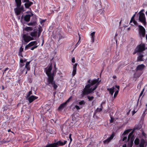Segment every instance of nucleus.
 I'll return each instance as SVG.
<instances>
[{"label": "nucleus", "mask_w": 147, "mask_h": 147, "mask_svg": "<svg viewBox=\"0 0 147 147\" xmlns=\"http://www.w3.org/2000/svg\"><path fill=\"white\" fill-rule=\"evenodd\" d=\"M99 78H98L97 79H94L92 80L91 79H89L88 80L87 82L88 84L86 85L84 88L86 89H89L91 86L95 84L99 81Z\"/></svg>", "instance_id": "obj_3"}, {"label": "nucleus", "mask_w": 147, "mask_h": 147, "mask_svg": "<svg viewBox=\"0 0 147 147\" xmlns=\"http://www.w3.org/2000/svg\"><path fill=\"white\" fill-rule=\"evenodd\" d=\"M132 130V129H127L125 131L122 135V136L123 135H125L126 134H127L129 132H130Z\"/></svg>", "instance_id": "obj_31"}, {"label": "nucleus", "mask_w": 147, "mask_h": 147, "mask_svg": "<svg viewBox=\"0 0 147 147\" xmlns=\"http://www.w3.org/2000/svg\"><path fill=\"white\" fill-rule=\"evenodd\" d=\"M23 3H25L24 5L26 9H29L30 6L33 4V3L29 0H23L22 1Z\"/></svg>", "instance_id": "obj_9"}, {"label": "nucleus", "mask_w": 147, "mask_h": 147, "mask_svg": "<svg viewBox=\"0 0 147 147\" xmlns=\"http://www.w3.org/2000/svg\"><path fill=\"white\" fill-rule=\"evenodd\" d=\"M24 51V48L22 47H21L20 48L19 51V52H20V53L22 52H23Z\"/></svg>", "instance_id": "obj_50"}, {"label": "nucleus", "mask_w": 147, "mask_h": 147, "mask_svg": "<svg viewBox=\"0 0 147 147\" xmlns=\"http://www.w3.org/2000/svg\"><path fill=\"white\" fill-rule=\"evenodd\" d=\"M32 94V92L31 90L29 91L27 94L26 98H28L30 96V95Z\"/></svg>", "instance_id": "obj_40"}, {"label": "nucleus", "mask_w": 147, "mask_h": 147, "mask_svg": "<svg viewBox=\"0 0 147 147\" xmlns=\"http://www.w3.org/2000/svg\"><path fill=\"white\" fill-rule=\"evenodd\" d=\"M66 102H65L61 104L59 107L58 108V110L60 111L62 110L66 106Z\"/></svg>", "instance_id": "obj_24"}, {"label": "nucleus", "mask_w": 147, "mask_h": 147, "mask_svg": "<svg viewBox=\"0 0 147 147\" xmlns=\"http://www.w3.org/2000/svg\"><path fill=\"white\" fill-rule=\"evenodd\" d=\"M101 80H99L98 82L95 84V85L93 87V88H90L89 89V92L90 94L93 92L97 88L98 86L100 84V82H101Z\"/></svg>", "instance_id": "obj_15"}, {"label": "nucleus", "mask_w": 147, "mask_h": 147, "mask_svg": "<svg viewBox=\"0 0 147 147\" xmlns=\"http://www.w3.org/2000/svg\"><path fill=\"white\" fill-rule=\"evenodd\" d=\"M47 82L49 84L52 85L54 88V90L57 89L58 86L55 83V81L54 80V77L52 78H51L49 79H47Z\"/></svg>", "instance_id": "obj_6"}, {"label": "nucleus", "mask_w": 147, "mask_h": 147, "mask_svg": "<svg viewBox=\"0 0 147 147\" xmlns=\"http://www.w3.org/2000/svg\"><path fill=\"white\" fill-rule=\"evenodd\" d=\"M56 143H54L53 144H47L45 147H55L56 146Z\"/></svg>", "instance_id": "obj_29"}, {"label": "nucleus", "mask_w": 147, "mask_h": 147, "mask_svg": "<svg viewBox=\"0 0 147 147\" xmlns=\"http://www.w3.org/2000/svg\"><path fill=\"white\" fill-rule=\"evenodd\" d=\"M37 42L36 41L31 42L25 46L24 49L26 50L28 49L30 47L33 46L34 45H37Z\"/></svg>", "instance_id": "obj_14"}, {"label": "nucleus", "mask_w": 147, "mask_h": 147, "mask_svg": "<svg viewBox=\"0 0 147 147\" xmlns=\"http://www.w3.org/2000/svg\"><path fill=\"white\" fill-rule=\"evenodd\" d=\"M25 67L27 69V71L29 70L30 69V65L25 66Z\"/></svg>", "instance_id": "obj_51"}, {"label": "nucleus", "mask_w": 147, "mask_h": 147, "mask_svg": "<svg viewBox=\"0 0 147 147\" xmlns=\"http://www.w3.org/2000/svg\"><path fill=\"white\" fill-rule=\"evenodd\" d=\"M38 98L37 96H35L34 95H31L28 98H26L27 100H28L29 103H30L32 102L35 100L37 99Z\"/></svg>", "instance_id": "obj_13"}, {"label": "nucleus", "mask_w": 147, "mask_h": 147, "mask_svg": "<svg viewBox=\"0 0 147 147\" xmlns=\"http://www.w3.org/2000/svg\"><path fill=\"white\" fill-rule=\"evenodd\" d=\"M144 88L142 90V91L141 92L140 94V96H139L140 97L141 96H142V95L143 92L144 91Z\"/></svg>", "instance_id": "obj_55"}, {"label": "nucleus", "mask_w": 147, "mask_h": 147, "mask_svg": "<svg viewBox=\"0 0 147 147\" xmlns=\"http://www.w3.org/2000/svg\"><path fill=\"white\" fill-rule=\"evenodd\" d=\"M134 132L132 131H131V133L129 134L128 138H127V141H128L130 140H131V139H132L133 140H134V135L133 134Z\"/></svg>", "instance_id": "obj_19"}, {"label": "nucleus", "mask_w": 147, "mask_h": 147, "mask_svg": "<svg viewBox=\"0 0 147 147\" xmlns=\"http://www.w3.org/2000/svg\"><path fill=\"white\" fill-rule=\"evenodd\" d=\"M115 133L113 132L111 135L110 137L108 138L107 139L103 141V143L104 144H108L111 141L113 138L115 136Z\"/></svg>", "instance_id": "obj_10"}, {"label": "nucleus", "mask_w": 147, "mask_h": 147, "mask_svg": "<svg viewBox=\"0 0 147 147\" xmlns=\"http://www.w3.org/2000/svg\"><path fill=\"white\" fill-rule=\"evenodd\" d=\"M145 67V65L143 64L138 65L137 66L135 70H136L138 71H143V70L144 68Z\"/></svg>", "instance_id": "obj_16"}, {"label": "nucleus", "mask_w": 147, "mask_h": 147, "mask_svg": "<svg viewBox=\"0 0 147 147\" xmlns=\"http://www.w3.org/2000/svg\"><path fill=\"white\" fill-rule=\"evenodd\" d=\"M145 50V46L144 44L141 43L138 45L135 48L133 55H135L138 52H141Z\"/></svg>", "instance_id": "obj_2"}, {"label": "nucleus", "mask_w": 147, "mask_h": 147, "mask_svg": "<svg viewBox=\"0 0 147 147\" xmlns=\"http://www.w3.org/2000/svg\"><path fill=\"white\" fill-rule=\"evenodd\" d=\"M71 134H69V138L70 140V142H71L72 140V139L71 138Z\"/></svg>", "instance_id": "obj_54"}, {"label": "nucleus", "mask_w": 147, "mask_h": 147, "mask_svg": "<svg viewBox=\"0 0 147 147\" xmlns=\"http://www.w3.org/2000/svg\"><path fill=\"white\" fill-rule=\"evenodd\" d=\"M133 22L134 24L136 26H138V23L135 20H133Z\"/></svg>", "instance_id": "obj_49"}, {"label": "nucleus", "mask_w": 147, "mask_h": 147, "mask_svg": "<svg viewBox=\"0 0 147 147\" xmlns=\"http://www.w3.org/2000/svg\"><path fill=\"white\" fill-rule=\"evenodd\" d=\"M42 30L41 26L40 25H39L38 28V32L41 33Z\"/></svg>", "instance_id": "obj_39"}, {"label": "nucleus", "mask_w": 147, "mask_h": 147, "mask_svg": "<svg viewBox=\"0 0 147 147\" xmlns=\"http://www.w3.org/2000/svg\"><path fill=\"white\" fill-rule=\"evenodd\" d=\"M118 92H119L118 90H117L115 92V93L114 95V96H113L114 98H115L117 96V95H118Z\"/></svg>", "instance_id": "obj_41"}, {"label": "nucleus", "mask_w": 147, "mask_h": 147, "mask_svg": "<svg viewBox=\"0 0 147 147\" xmlns=\"http://www.w3.org/2000/svg\"><path fill=\"white\" fill-rule=\"evenodd\" d=\"M77 63H76L73 66V68H75V69H77Z\"/></svg>", "instance_id": "obj_58"}, {"label": "nucleus", "mask_w": 147, "mask_h": 147, "mask_svg": "<svg viewBox=\"0 0 147 147\" xmlns=\"http://www.w3.org/2000/svg\"><path fill=\"white\" fill-rule=\"evenodd\" d=\"M87 97L89 101L92 100L94 98V97L93 96H88Z\"/></svg>", "instance_id": "obj_37"}, {"label": "nucleus", "mask_w": 147, "mask_h": 147, "mask_svg": "<svg viewBox=\"0 0 147 147\" xmlns=\"http://www.w3.org/2000/svg\"><path fill=\"white\" fill-rule=\"evenodd\" d=\"M46 21V20H41L40 22V24H42V23H43V22H45Z\"/></svg>", "instance_id": "obj_60"}, {"label": "nucleus", "mask_w": 147, "mask_h": 147, "mask_svg": "<svg viewBox=\"0 0 147 147\" xmlns=\"http://www.w3.org/2000/svg\"><path fill=\"white\" fill-rule=\"evenodd\" d=\"M80 37H79V39L78 42H77V43L76 44V45H75L76 47H75V48L76 47L79 45V44L80 43Z\"/></svg>", "instance_id": "obj_47"}, {"label": "nucleus", "mask_w": 147, "mask_h": 147, "mask_svg": "<svg viewBox=\"0 0 147 147\" xmlns=\"http://www.w3.org/2000/svg\"><path fill=\"white\" fill-rule=\"evenodd\" d=\"M30 14H27L24 17V20L26 22L30 21Z\"/></svg>", "instance_id": "obj_22"}, {"label": "nucleus", "mask_w": 147, "mask_h": 147, "mask_svg": "<svg viewBox=\"0 0 147 147\" xmlns=\"http://www.w3.org/2000/svg\"><path fill=\"white\" fill-rule=\"evenodd\" d=\"M67 141L66 140H64V142H62L61 140H59L55 143L57 145L59 146L64 145L67 143Z\"/></svg>", "instance_id": "obj_18"}, {"label": "nucleus", "mask_w": 147, "mask_h": 147, "mask_svg": "<svg viewBox=\"0 0 147 147\" xmlns=\"http://www.w3.org/2000/svg\"><path fill=\"white\" fill-rule=\"evenodd\" d=\"M18 55H19V56H20L21 57H23V55H22V52L20 53V52H19Z\"/></svg>", "instance_id": "obj_61"}, {"label": "nucleus", "mask_w": 147, "mask_h": 147, "mask_svg": "<svg viewBox=\"0 0 147 147\" xmlns=\"http://www.w3.org/2000/svg\"><path fill=\"white\" fill-rule=\"evenodd\" d=\"M29 42L30 40H34V38L32 37H31L30 36H29Z\"/></svg>", "instance_id": "obj_53"}, {"label": "nucleus", "mask_w": 147, "mask_h": 147, "mask_svg": "<svg viewBox=\"0 0 147 147\" xmlns=\"http://www.w3.org/2000/svg\"><path fill=\"white\" fill-rule=\"evenodd\" d=\"M139 129V127L138 126H135L133 129L132 131L134 132L136 130Z\"/></svg>", "instance_id": "obj_43"}, {"label": "nucleus", "mask_w": 147, "mask_h": 147, "mask_svg": "<svg viewBox=\"0 0 147 147\" xmlns=\"http://www.w3.org/2000/svg\"><path fill=\"white\" fill-rule=\"evenodd\" d=\"M38 47V45H35L31 48V50H33L34 49Z\"/></svg>", "instance_id": "obj_48"}, {"label": "nucleus", "mask_w": 147, "mask_h": 147, "mask_svg": "<svg viewBox=\"0 0 147 147\" xmlns=\"http://www.w3.org/2000/svg\"><path fill=\"white\" fill-rule=\"evenodd\" d=\"M142 10H142L139 12L140 15L139 18V20L140 22H141L145 25L146 22V21L145 14L144 13L141 12Z\"/></svg>", "instance_id": "obj_5"}, {"label": "nucleus", "mask_w": 147, "mask_h": 147, "mask_svg": "<svg viewBox=\"0 0 147 147\" xmlns=\"http://www.w3.org/2000/svg\"><path fill=\"white\" fill-rule=\"evenodd\" d=\"M77 69L73 68L72 75L73 76H74L76 74Z\"/></svg>", "instance_id": "obj_38"}, {"label": "nucleus", "mask_w": 147, "mask_h": 147, "mask_svg": "<svg viewBox=\"0 0 147 147\" xmlns=\"http://www.w3.org/2000/svg\"><path fill=\"white\" fill-rule=\"evenodd\" d=\"M75 107L76 108V109H77V110H79V109H80V107H79L77 105H76L75 106Z\"/></svg>", "instance_id": "obj_56"}, {"label": "nucleus", "mask_w": 147, "mask_h": 147, "mask_svg": "<svg viewBox=\"0 0 147 147\" xmlns=\"http://www.w3.org/2000/svg\"><path fill=\"white\" fill-rule=\"evenodd\" d=\"M25 30L26 31L28 32L32 30L33 28L30 27H27L25 28Z\"/></svg>", "instance_id": "obj_33"}, {"label": "nucleus", "mask_w": 147, "mask_h": 147, "mask_svg": "<svg viewBox=\"0 0 147 147\" xmlns=\"http://www.w3.org/2000/svg\"><path fill=\"white\" fill-rule=\"evenodd\" d=\"M61 131L63 134L67 135L68 134L69 131L68 128L66 126H63L61 129Z\"/></svg>", "instance_id": "obj_17"}, {"label": "nucleus", "mask_w": 147, "mask_h": 147, "mask_svg": "<svg viewBox=\"0 0 147 147\" xmlns=\"http://www.w3.org/2000/svg\"><path fill=\"white\" fill-rule=\"evenodd\" d=\"M89 92L88 89H86L84 88L82 92V96H84L86 95L89 94Z\"/></svg>", "instance_id": "obj_21"}, {"label": "nucleus", "mask_w": 147, "mask_h": 147, "mask_svg": "<svg viewBox=\"0 0 147 147\" xmlns=\"http://www.w3.org/2000/svg\"><path fill=\"white\" fill-rule=\"evenodd\" d=\"M114 118L112 116H111V119L110 120V123H111L113 122Z\"/></svg>", "instance_id": "obj_45"}, {"label": "nucleus", "mask_w": 147, "mask_h": 147, "mask_svg": "<svg viewBox=\"0 0 147 147\" xmlns=\"http://www.w3.org/2000/svg\"><path fill=\"white\" fill-rule=\"evenodd\" d=\"M37 33H38V35L37 34V37H38V38L40 36L41 33H40H40L39 32H37Z\"/></svg>", "instance_id": "obj_63"}, {"label": "nucleus", "mask_w": 147, "mask_h": 147, "mask_svg": "<svg viewBox=\"0 0 147 147\" xmlns=\"http://www.w3.org/2000/svg\"><path fill=\"white\" fill-rule=\"evenodd\" d=\"M136 14L134 15L132 17L131 20L130 21V23H131L133 22V20H134V18Z\"/></svg>", "instance_id": "obj_46"}, {"label": "nucleus", "mask_w": 147, "mask_h": 147, "mask_svg": "<svg viewBox=\"0 0 147 147\" xmlns=\"http://www.w3.org/2000/svg\"><path fill=\"white\" fill-rule=\"evenodd\" d=\"M101 108H97L96 110V112H100L102 110V104H101Z\"/></svg>", "instance_id": "obj_36"}, {"label": "nucleus", "mask_w": 147, "mask_h": 147, "mask_svg": "<svg viewBox=\"0 0 147 147\" xmlns=\"http://www.w3.org/2000/svg\"><path fill=\"white\" fill-rule=\"evenodd\" d=\"M20 62L21 63H23L24 62V60L22 59H20Z\"/></svg>", "instance_id": "obj_64"}, {"label": "nucleus", "mask_w": 147, "mask_h": 147, "mask_svg": "<svg viewBox=\"0 0 147 147\" xmlns=\"http://www.w3.org/2000/svg\"><path fill=\"white\" fill-rule=\"evenodd\" d=\"M143 72V71H138L135 70L134 74V78L135 79V80H136L141 76Z\"/></svg>", "instance_id": "obj_12"}, {"label": "nucleus", "mask_w": 147, "mask_h": 147, "mask_svg": "<svg viewBox=\"0 0 147 147\" xmlns=\"http://www.w3.org/2000/svg\"><path fill=\"white\" fill-rule=\"evenodd\" d=\"M146 109L145 110L143 114H146V113H147V103L146 104Z\"/></svg>", "instance_id": "obj_52"}, {"label": "nucleus", "mask_w": 147, "mask_h": 147, "mask_svg": "<svg viewBox=\"0 0 147 147\" xmlns=\"http://www.w3.org/2000/svg\"><path fill=\"white\" fill-rule=\"evenodd\" d=\"M105 11L104 10L99 9L98 11V13L100 12V14L102 15H104V12Z\"/></svg>", "instance_id": "obj_35"}, {"label": "nucleus", "mask_w": 147, "mask_h": 147, "mask_svg": "<svg viewBox=\"0 0 147 147\" xmlns=\"http://www.w3.org/2000/svg\"><path fill=\"white\" fill-rule=\"evenodd\" d=\"M140 142V140L138 138H136L134 140V143L135 145H138L139 144Z\"/></svg>", "instance_id": "obj_34"}, {"label": "nucleus", "mask_w": 147, "mask_h": 147, "mask_svg": "<svg viewBox=\"0 0 147 147\" xmlns=\"http://www.w3.org/2000/svg\"><path fill=\"white\" fill-rule=\"evenodd\" d=\"M134 140L132 139L130 140V142H129L127 144V147H132L133 144Z\"/></svg>", "instance_id": "obj_32"}, {"label": "nucleus", "mask_w": 147, "mask_h": 147, "mask_svg": "<svg viewBox=\"0 0 147 147\" xmlns=\"http://www.w3.org/2000/svg\"><path fill=\"white\" fill-rule=\"evenodd\" d=\"M17 7H20L22 4L21 0H15Z\"/></svg>", "instance_id": "obj_26"}, {"label": "nucleus", "mask_w": 147, "mask_h": 147, "mask_svg": "<svg viewBox=\"0 0 147 147\" xmlns=\"http://www.w3.org/2000/svg\"><path fill=\"white\" fill-rule=\"evenodd\" d=\"M95 32H93L90 34V36H91V38L92 40V43L94 42L95 40Z\"/></svg>", "instance_id": "obj_25"}, {"label": "nucleus", "mask_w": 147, "mask_h": 147, "mask_svg": "<svg viewBox=\"0 0 147 147\" xmlns=\"http://www.w3.org/2000/svg\"><path fill=\"white\" fill-rule=\"evenodd\" d=\"M93 3L96 9L99 8L101 6V2L100 0H94Z\"/></svg>", "instance_id": "obj_11"}, {"label": "nucleus", "mask_w": 147, "mask_h": 147, "mask_svg": "<svg viewBox=\"0 0 147 147\" xmlns=\"http://www.w3.org/2000/svg\"><path fill=\"white\" fill-rule=\"evenodd\" d=\"M71 61L73 63H75V60L74 57L72 58L71 59Z\"/></svg>", "instance_id": "obj_57"}, {"label": "nucleus", "mask_w": 147, "mask_h": 147, "mask_svg": "<svg viewBox=\"0 0 147 147\" xmlns=\"http://www.w3.org/2000/svg\"><path fill=\"white\" fill-rule=\"evenodd\" d=\"M30 61H29V62H27L26 63V64L25 66H27V65H30L29 64L30 63Z\"/></svg>", "instance_id": "obj_62"}, {"label": "nucleus", "mask_w": 147, "mask_h": 147, "mask_svg": "<svg viewBox=\"0 0 147 147\" xmlns=\"http://www.w3.org/2000/svg\"><path fill=\"white\" fill-rule=\"evenodd\" d=\"M37 18L36 16H33L32 18L31 21L30 22L27 23V24L29 26H34L37 24Z\"/></svg>", "instance_id": "obj_8"}, {"label": "nucleus", "mask_w": 147, "mask_h": 147, "mask_svg": "<svg viewBox=\"0 0 147 147\" xmlns=\"http://www.w3.org/2000/svg\"><path fill=\"white\" fill-rule=\"evenodd\" d=\"M22 38L25 42L26 43L29 42V36H27L26 34H23L22 36Z\"/></svg>", "instance_id": "obj_20"}, {"label": "nucleus", "mask_w": 147, "mask_h": 147, "mask_svg": "<svg viewBox=\"0 0 147 147\" xmlns=\"http://www.w3.org/2000/svg\"><path fill=\"white\" fill-rule=\"evenodd\" d=\"M144 57V55L142 54L140 55L137 58V61H143V57Z\"/></svg>", "instance_id": "obj_28"}, {"label": "nucleus", "mask_w": 147, "mask_h": 147, "mask_svg": "<svg viewBox=\"0 0 147 147\" xmlns=\"http://www.w3.org/2000/svg\"><path fill=\"white\" fill-rule=\"evenodd\" d=\"M24 7L23 5L21 6L20 7H17L14 9L15 13L16 15H18L20 14L21 12H23L24 11Z\"/></svg>", "instance_id": "obj_7"}, {"label": "nucleus", "mask_w": 147, "mask_h": 147, "mask_svg": "<svg viewBox=\"0 0 147 147\" xmlns=\"http://www.w3.org/2000/svg\"><path fill=\"white\" fill-rule=\"evenodd\" d=\"M37 31L31 32L30 34L32 37H36L37 36Z\"/></svg>", "instance_id": "obj_27"}, {"label": "nucleus", "mask_w": 147, "mask_h": 147, "mask_svg": "<svg viewBox=\"0 0 147 147\" xmlns=\"http://www.w3.org/2000/svg\"><path fill=\"white\" fill-rule=\"evenodd\" d=\"M115 88L114 86L112 87V88H109L107 89V90L109 92L110 94H111V96H113V94L115 91Z\"/></svg>", "instance_id": "obj_23"}, {"label": "nucleus", "mask_w": 147, "mask_h": 147, "mask_svg": "<svg viewBox=\"0 0 147 147\" xmlns=\"http://www.w3.org/2000/svg\"><path fill=\"white\" fill-rule=\"evenodd\" d=\"M54 67L55 70H54L52 73L51 72V70L52 69V64L51 63L49 64V66L48 68V67L45 68V72L46 74L48 76L47 79H49L51 78H53L54 77V73H55L56 72V69H57L56 67V64H55Z\"/></svg>", "instance_id": "obj_1"}, {"label": "nucleus", "mask_w": 147, "mask_h": 147, "mask_svg": "<svg viewBox=\"0 0 147 147\" xmlns=\"http://www.w3.org/2000/svg\"><path fill=\"white\" fill-rule=\"evenodd\" d=\"M139 34L141 38L145 37L146 34V30L144 27L141 25H138Z\"/></svg>", "instance_id": "obj_4"}, {"label": "nucleus", "mask_w": 147, "mask_h": 147, "mask_svg": "<svg viewBox=\"0 0 147 147\" xmlns=\"http://www.w3.org/2000/svg\"><path fill=\"white\" fill-rule=\"evenodd\" d=\"M58 35L59 36L58 41H59L62 38H64V37H63L60 33L59 34H58Z\"/></svg>", "instance_id": "obj_44"}, {"label": "nucleus", "mask_w": 147, "mask_h": 147, "mask_svg": "<svg viewBox=\"0 0 147 147\" xmlns=\"http://www.w3.org/2000/svg\"><path fill=\"white\" fill-rule=\"evenodd\" d=\"M127 139V136H124V137L122 139V141H124L125 140H126Z\"/></svg>", "instance_id": "obj_59"}, {"label": "nucleus", "mask_w": 147, "mask_h": 147, "mask_svg": "<svg viewBox=\"0 0 147 147\" xmlns=\"http://www.w3.org/2000/svg\"><path fill=\"white\" fill-rule=\"evenodd\" d=\"M146 143L144 139H142L141 140L140 144L139 145L140 147H144V145Z\"/></svg>", "instance_id": "obj_30"}, {"label": "nucleus", "mask_w": 147, "mask_h": 147, "mask_svg": "<svg viewBox=\"0 0 147 147\" xmlns=\"http://www.w3.org/2000/svg\"><path fill=\"white\" fill-rule=\"evenodd\" d=\"M85 102L84 100H82L79 102V104L80 105L85 104Z\"/></svg>", "instance_id": "obj_42"}]
</instances>
